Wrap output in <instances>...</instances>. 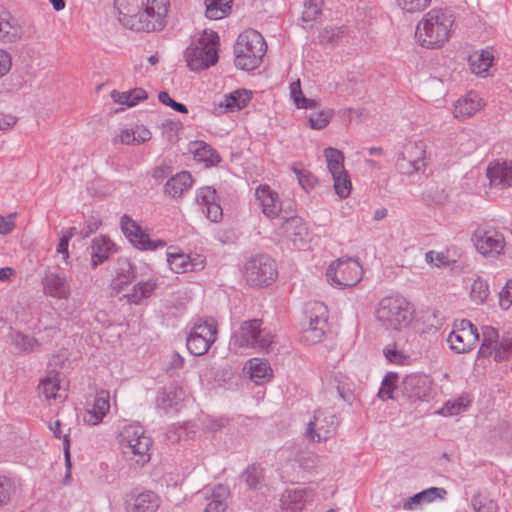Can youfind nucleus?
<instances>
[{"label":"nucleus","mask_w":512,"mask_h":512,"mask_svg":"<svg viewBox=\"0 0 512 512\" xmlns=\"http://www.w3.org/2000/svg\"><path fill=\"white\" fill-rule=\"evenodd\" d=\"M169 6V0H114L119 23L136 32L163 30Z\"/></svg>","instance_id":"obj_1"},{"label":"nucleus","mask_w":512,"mask_h":512,"mask_svg":"<svg viewBox=\"0 0 512 512\" xmlns=\"http://www.w3.org/2000/svg\"><path fill=\"white\" fill-rule=\"evenodd\" d=\"M455 12L452 8H433L423 15L416 26V38L422 47H442L455 29Z\"/></svg>","instance_id":"obj_2"},{"label":"nucleus","mask_w":512,"mask_h":512,"mask_svg":"<svg viewBox=\"0 0 512 512\" xmlns=\"http://www.w3.org/2000/svg\"><path fill=\"white\" fill-rule=\"evenodd\" d=\"M377 323L390 332L407 329L414 319L413 305L401 295L383 297L374 312Z\"/></svg>","instance_id":"obj_3"},{"label":"nucleus","mask_w":512,"mask_h":512,"mask_svg":"<svg viewBox=\"0 0 512 512\" xmlns=\"http://www.w3.org/2000/svg\"><path fill=\"white\" fill-rule=\"evenodd\" d=\"M123 459L130 464L143 466L150 461L153 441L138 424H127L116 437Z\"/></svg>","instance_id":"obj_4"},{"label":"nucleus","mask_w":512,"mask_h":512,"mask_svg":"<svg viewBox=\"0 0 512 512\" xmlns=\"http://www.w3.org/2000/svg\"><path fill=\"white\" fill-rule=\"evenodd\" d=\"M266 50V42L258 31L245 30L234 45L235 65L242 70H254L261 64Z\"/></svg>","instance_id":"obj_5"},{"label":"nucleus","mask_w":512,"mask_h":512,"mask_svg":"<svg viewBox=\"0 0 512 512\" xmlns=\"http://www.w3.org/2000/svg\"><path fill=\"white\" fill-rule=\"evenodd\" d=\"M274 335L261 328L259 320L245 321L239 330L234 332L230 340V348L242 352L246 348H254L260 352H269L274 343Z\"/></svg>","instance_id":"obj_6"},{"label":"nucleus","mask_w":512,"mask_h":512,"mask_svg":"<svg viewBox=\"0 0 512 512\" xmlns=\"http://www.w3.org/2000/svg\"><path fill=\"white\" fill-rule=\"evenodd\" d=\"M218 46V34L212 30H204L185 51L187 66L192 71H200L214 65L218 60Z\"/></svg>","instance_id":"obj_7"},{"label":"nucleus","mask_w":512,"mask_h":512,"mask_svg":"<svg viewBox=\"0 0 512 512\" xmlns=\"http://www.w3.org/2000/svg\"><path fill=\"white\" fill-rule=\"evenodd\" d=\"M326 277L328 283L335 288H350L361 281L363 268L354 258H339L330 263Z\"/></svg>","instance_id":"obj_8"},{"label":"nucleus","mask_w":512,"mask_h":512,"mask_svg":"<svg viewBox=\"0 0 512 512\" xmlns=\"http://www.w3.org/2000/svg\"><path fill=\"white\" fill-rule=\"evenodd\" d=\"M277 275L276 263L268 256L253 257L245 264L244 277L252 286L270 285L276 280Z\"/></svg>","instance_id":"obj_9"},{"label":"nucleus","mask_w":512,"mask_h":512,"mask_svg":"<svg viewBox=\"0 0 512 512\" xmlns=\"http://www.w3.org/2000/svg\"><path fill=\"white\" fill-rule=\"evenodd\" d=\"M218 325L214 319L199 320L192 327L186 341L190 353L200 356L205 354L215 342Z\"/></svg>","instance_id":"obj_10"},{"label":"nucleus","mask_w":512,"mask_h":512,"mask_svg":"<svg viewBox=\"0 0 512 512\" xmlns=\"http://www.w3.org/2000/svg\"><path fill=\"white\" fill-rule=\"evenodd\" d=\"M479 341L476 326L469 320L454 321L452 330L447 337L449 348L458 354L472 351Z\"/></svg>","instance_id":"obj_11"},{"label":"nucleus","mask_w":512,"mask_h":512,"mask_svg":"<svg viewBox=\"0 0 512 512\" xmlns=\"http://www.w3.org/2000/svg\"><path fill=\"white\" fill-rule=\"evenodd\" d=\"M471 240L477 252L485 257H496L502 254L506 245L503 234L494 228H476Z\"/></svg>","instance_id":"obj_12"},{"label":"nucleus","mask_w":512,"mask_h":512,"mask_svg":"<svg viewBox=\"0 0 512 512\" xmlns=\"http://www.w3.org/2000/svg\"><path fill=\"white\" fill-rule=\"evenodd\" d=\"M120 227L126 239L139 250H156L165 246L164 241L151 239L146 229L127 215L121 217Z\"/></svg>","instance_id":"obj_13"},{"label":"nucleus","mask_w":512,"mask_h":512,"mask_svg":"<svg viewBox=\"0 0 512 512\" xmlns=\"http://www.w3.org/2000/svg\"><path fill=\"white\" fill-rule=\"evenodd\" d=\"M482 335V343L477 353L478 360L493 358L498 363L508 358L509 347L507 344L499 342L498 331L495 328L484 327Z\"/></svg>","instance_id":"obj_14"},{"label":"nucleus","mask_w":512,"mask_h":512,"mask_svg":"<svg viewBox=\"0 0 512 512\" xmlns=\"http://www.w3.org/2000/svg\"><path fill=\"white\" fill-rule=\"evenodd\" d=\"M256 204L269 219L279 218L282 212L283 202L279 193L268 184H259L255 188Z\"/></svg>","instance_id":"obj_15"},{"label":"nucleus","mask_w":512,"mask_h":512,"mask_svg":"<svg viewBox=\"0 0 512 512\" xmlns=\"http://www.w3.org/2000/svg\"><path fill=\"white\" fill-rule=\"evenodd\" d=\"M336 431L335 416L325 410H317L313 420L309 422L307 437L313 442L325 441Z\"/></svg>","instance_id":"obj_16"},{"label":"nucleus","mask_w":512,"mask_h":512,"mask_svg":"<svg viewBox=\"0 0 512 512\" xmlns=\"http://www.w3.org/2000/svg\"><path fill=\"white\" fill-rule=\"evenodd\" d=\"M160 498L152 491H132L125 497L126 512H156Z\"/></svg>","instance_id":"obj_17"},{"label":"nucleus","mask_w":512,"mask_h":512,"mask_svg":"<svg viewBox=\"0 0 512 512\" xmlns=\"http://www.w3.org/2000/svg\"><path fill=\"white\" fill-rule=\"evenodd\" d=\"M167 262L171 271L178 274L202 270L206 265L203 255L183 252H167Z\"/></svg>","instance_id":"obj_18"},{"label":"nucleus","mask_w":512,"mask_h":512,"mask_svg":"<svg viewBox=\"0 0 512 512\" xmlns=\"http://www.w3.org/2000/svg\"><path fill=\"white\" fill-rule=\"evenodd\" d=\"M110 392L98 390L93 402L86 408L83 420L89 425H99L110 411Z\"/></svg>","instance_id":"obj_19"},{"label":"nucleus","mask_w":512,"mask_h":512,"mask_svg":"<svg viewBox=\"0 0 512 512\" xmlns=\"http://www.w3.org/2000/svg\"><path fill=\"white\" fill-rule=\"evenodd\" d=\"M486 176L491 187L504 190L512 187V162L496 160L489 163Z\"/></svg>","instance_id":"obj_20"},{"label":"nucleus","mask_w":512,"mask_h":512,"mask_svg":"<svg viewBox=\"0 0 512 512\" xmlns=\"http://www.w3.org/2000/svg\"><path fill=\"white\" fill-rule=\"evenodd\" d=\"M293 100L297 108L310 110L308 119L312 129H322L327 126L332 113L327 110L318 109L319 105L314 98H293Z\"/></svg>","instance_id":"obj_21"},{"label":"nucleus","mask_w":512,"mask_h":512,"mask_svg":"<svg viewBox=\"0 0 512 512\" xmlns=\"http://www.w3.org/2000/svg\"><path fill=\"white\" fill-rule=\"evenodd\" d=\"M311 488H296L287 490L281 498V507L284 512H302L306 503L313 498Z\"/></svg>","instance_id":"obj_22"},{"label":"nucleus","mask_w":512,"mask_h":512,"mask_svg":"<svg viewBox=\"0 0 512 512\" xmlns=\"http://www.w3.org/2000/svg\"><path fill=\"white\" fill-rule=\"evenodd\" d=\"M197 202L205 208L208 219L212 222L221 220L223 212L219 203V197L213 187L206 186L200 188L197 193Z\"/></svg>","instance_id":"obj_23"},{"label":"nucleus","mask_w":512,"mask_h":512,"mask_svg":"<svg viewBox=\"0 0 512 512\" xmlns=\"http://www.w3.org/2000/svg\"><path fill=\"white\" fill-rule=\"evenodd\" d=\"M243 372L257 385L268 382L273 378V369L270 363L258 357L249 359L243 367Z\"/></svg>","instance_id":"obj_24"},{"label":"nucleus","mask_w":512,"mask_h":512,"mask_svg":"<svg viewBox=\"0 0 512 512\" xmlns=\"http://www.w3.org/2000/svg\"><path fill=\"white\" fill-rule=\"evenodd\" d=\"M151 137L152 133L147 127L138 125L134 128H125L120 130V132L113 138V143L135 146L149 141Z\"/></svg>","instance_id":"obj_25"},{"label":"nucleus","mask_w":512,"mask_h":512,"mask_svg":"<svg viewBox=\"0 0 512 512\" xmlns=\"http://www.w3.org/2000/svg\"><path fill=\"white\" fill-rule=\"evenodd\" d=\"M61 375L56 371L48 372L40 379L37 390L45 401H56L60 398Z\"/></svg>","instance_id":"obj_26"},{"label":"nucleus","mask_w":512,"mask_h":512,"mask_svg":"<svg viewBox=\"0 0 512 512\" xmlns=\"http://www.w3.org/2000/svg\"><path fill=\"white\" fill-rule=\"evenodd\" d=\"M43 290L46 295L57 299H67L71 293L66 276L60 274L46 276L43 282Z\"/></svg>","instance_id":"obj_27"},{"label":"nucleus","mask_w":512,"mask_h":512,"mask_svg":"<svg viewBox=\"0 0 512 512\" xmlns=\"http://www.w3.org/2000/svg\"><path fill=\"white\" fill-rule=\"evenodd\" d=\"M116 252L114 242L106 236H97L93 239L91 244V264L96 267Z\"/></svg>","instance_id":"obj_28"},{"label":"nucleus","mask_w":512,"mask_h":512,"mask_svg":"<svg viewBox=\"0 0 512 512\" xmlns=\"http://www.w3.org/2000/svg\"><path fill=\"white\" fill-rule=\"evenodd\" d=\"M135 278V267L127 259L119 260L115 275L111 281V289L115 293L122 292Z\"/></svg>","instance_id":"obj_29"},{"label":"nucleus","mask_w":512,"mask_h":512,"mask_svg":"<svg viewBox=\"0 0 512 512\" xmlns=\"http://www.w3.org/2000/svg\"><path fill=\"white\" fill-rule=\"evenodd\" d=\"M405 158L407 163H402L400 168L403 173L411 174L423 170L426 166L425 163V150L422 145L411 144L406 148Z\"/></svg>","instance_id":"obj_30"},{"label":"nucleus","mask_w":512,"mask_h":512,"mask_svg":"<svg viewBox=\"0 0 512 512\" xmlns=\"http://www.w3.org/2000/svg\"><path fill=\"white\" fill-rule=\"evenodd\" d=\"M188 149L193 159L203 163L207 168L216 166L220 162L218 153L203 141H192Z\"/></svg>","instance_id":"obj_31"},{"label":"nucleus","mask_w":512,"mask_h":512,"mask_svg":"<svg viewBox=\"0 0 512 512\" xmlns=\"http://www.w3.org/2000/svg\"><path fill=\"white\" fill-rule=\"evenodd\" d=\"M10 343L15 353L27 355L36 352L40 348V343L30 334H25L19 330H13L10 334Z\"/></svg>","instance_id":"obj_32"},{"label":"nucleus","mask_w":512,"mask_h":512,"mask_svg":"<svg viewBox=\"0 0 512 512\" xmlns=\"http://www.w3.org/2000/svg\"><path fill=\"white\" fill-rule=\"evenodd\" d=\"M192 175L187 171H182L171 177L164 186V192L172 198H180L193 185Z\"/></svg>","instance_id":"obj_33"},{"label":"nucleus","mask_w":512,"mask_h":512,"mask_svg":"<svg viewBox=\"0 0 512 512\" xmlns=\"http://www.w3.org/2000/svg\"><path fill=\"white\" fill-rule=\"evenodd\" d=\"M484 105L481 98H457L453 102V115L464 120L475 115Z\"/></svg>","instance_id":"obj_34"},{"label":"nucleus","mask_w":512,"mask_h":512,"mask_svg":"<svg viewBox=\"0 0 512 512\" xmlns=\"http://www.w3.org/2000/svg\"><path fill=\"white\" fill-rule=\"evenodd\" d=\"M447 491L444 488L431 487L425 489L413 497H411L405 504V510H412L415 505L428 504L436 500H444L446 498Z\"/></svg>","instance_id":"obj_35"},{"label":"nucleus","mask_w":512,"mask_h":512,"mask_svg":"<svg viewBox=\"0 0 512 512\" xmlns=\"http://www.w3.org/2000/svg\"><path fill=\"white\" fill-rule=\"evenodd\" d=\"M494 56L489 50H482L469 58L470 70L473 74L480 77H487L489 69L492 67Z\"/></svg>","instance_id":"obj_36"},{"label":"nucleus","mask_w":512,"mask_h":512,"mask_svg":"<svg viewBox=\"0 0 512 512\" xmlns=\"http://www.w3.org/2000/svg\"><path fill=\"white\" fill-rule=\"evenodd\" d=\"M469 299L475 305H483L490 297V287L487 279L477 276L471 283Z\"/></svg>","instance_id":"obj_37"},{"label":"nucleus","mask_w":512,"mask_h":512,"mask_svg":"<svg viewBox=\"0 0 512 512\" xmlns=\"http://www.w3.org/2000/svg\"><path fill=\"white\" fill-rule=\"evenodd\" d=\"M383 355L393 365H408L411 360L408 351L396 342L386 344L383 348Z\"/></svg>","instance_id":"obj_38"},{"label":"nucleus","mask_w":512,"mask_h":512,"mask_svg":"<svg viewBox=\"0 0 512 512\" xmlns=\"http://www.w3.org/2000/svg\"><path fill=\"white\" fill-rule=\"evenodd\" d=\"M12 17L8 11L1 7L0 9V40L13 42L19 36L18 27L11 22Z\"/></svg>","instance_id":"obj_39"},{"label":"nucleus","mask_w":512,"mask_h":512,"mask_svg":"<svg viewBox=\"0 0 512 512\" xmlns=\"http://www.w3.org/2000/svg\"><path fill=\"white\" fill-rule=\"evenodd\" d=\"M346 383L347 376L340 370H327L322 376V384L327 390H336L342 393Z\"/></svg>","instance_id":"obj_40"},{"label":"nucleus","mask_w":512,"mask_h":512,"mask_svg":"<svg viewBox=\"0 0 512 512\" xmlns=\"http://www.w3.org/2000/svg\"><path fill=\"white\" fill-rule=\"evenodd\" d=\"M232 0H204L206 16L209 19H222L231 10Z\"/></svg>","instance_id":"obj_41"},{"label":"nucleus","mask_w":512,"mask_h":512,"mask_svg":"<svg viewBox=\"0 0 512 512\" xmlns=\"http://www.w3.org/2000/svg\"><path fill=\"white\" fill-rule=\"evenodd\" d=\"M471 403V400L467 396H460L456 399L447 401L438 414L442 416H456L466 411Z\"/></svg>","instance_id":"obj_42"},{"label":"nucleus","mask_w":512,"mask_h":512,"mask_svg":"<svg viewBox=\"0 0 512 512\" xmlns=\"http://www.w3.org/2000/svg\"><path fill=\"white\" fill-rule=\"evenodd\" d=\"M324 157L331 175L346 170L344 167V155L340 150L328 147L324 150Z\"/></svg>","instance_id":"obj_43"},{"label":"nucleus","mask_w":512,"mask_h":512,"mask_svg":"<svg viewBox=\"0 0 512 512\" xmlns=\"http://www.w3.org/2000/svg\"><path fill=\"white\" fill-rule=\"evenodd\" d=\"M156 288V282L153 279L139 281L133 286L132 292L127 295L130 302L138 303L143 298L149 297Z\"/></svg>","instance_id":"obj_44"},{"label":"nucleus","mask_w":512,"mask_h":512,"mask_svg":"<svg viewBox=\"0 0 512 512\" xmlns=\"http://www.w3.org/2000/svg\"><path fill=\"white\" fill-rule=\"evenodd\" d=\"M335 193L341 198H347L352 190V182L346 170L338 174H332Z\"/></svg>","instance_id":"obj_45"},{"label":"nucleus","mask_w":512,"mask_h":512,"mask_svg":"<svg viewBox=\"0 0 512 512\" xmlns=\"http://www.w3.org/2000/svg\"><path fill=\"white\" fill-rule=\"evenodd\" d=\"M49 430L53 433L55 438L62 439L63 450L67 466H70V437L67 431L62 428V422L60 420L52 421L48 424Z\"/></svg>","instance_id":"obj_46"},{"label":"nucleus","mask_w":512,"mask_h":512,"mask_svg":"<svg viewBox=\"0 0 512 512\" xmlns=\"http://www.w3.org/2000/svg\"><path fill=\"white\" fill-rule=\"evenodd\" d=\"M343 27H326L319 33V41L323 45L335 46L345 37Z\"/></svg>","instance_id":"obj_47"},{"label":"nucleus","mask_w":512,"mask_h":512,"mask_svg":"<svg viewBox=\"0 0 512 512\" xmlns=\"http://www.w3.org/2000/svg\"><path fill=\"white\" fill-rule=\"evenodd\" d=\"M308 322L311 325L326 327L327 323V309L323 303L314 302L308 309Z\"/></svg>","instance_id":"obj_48"},{"label":"nucleus","mask_w":512,"mask_h":512,"mask_svg":"<svg viewBox=\"0 0 512 512\" xmlns=\"http://www.w3.org/2000/svg\"><path fill=\"white\" fill-rule=\"evenodd\" d=\"M432 3V0H396L398 8L409 15L419 14L425 11Z\"/></svg>","instance_id":"obj_49"},{"label":"nucleus","mask_w":512,"mask_h":512,"mask_svg":"<svg viewBox=\"0 0 512 512\" xmlns=\"http://www.w3.org/2000/svg\"><path fill=\"white\" fill-rule=\"evenodd\" d=\"M292 170L296 175L299 185L305 192H310L318 185V179L308 170L299 168L296 165L292 166Z\"/></svg>","instance_id":"obj_50"},{"label":"nucleus","mask_w":512,"mask_h":512,"mask_svg":"<svg viewBox=\"0 0 512 512\" xmlns=\"http://www.w3.org/2000/svg\"><path fill=\"white\" fill-rule=\"evenodd\" d=\"M324 334V327L311 325V323L307 322L302 330L301 341L308 345L316 344L322 341Z\"/></svg>","instance_id":"obj_51"},{"label":"nucleus","mask_w":512,"mask_h":512,"mask_svg":"<svg viewBox=\"0 0 512 512\" xmlns=\"http://www.w3.org/2000/svg\"><path fill=\"white\" fill-rule=\"evenodd\" d=\"M398 378V374L394 372H389L385 375L378 392V396L381 400L393 399V393L397 388Z\"/></svg>","instance_id":"obj_52"},{"label":"nucleus","mask_w":512,"mask_h":512,"mask_svg":"<svg viewBox=\"0 0 512 512\" xmlns=\"http://www.w3.org/2000/svg\"><path fill=\"white\" fill-rule=\"evenodd\" d=\"M475 512H497V503L485 494L478 493L472 498Z\"/></svg>","instance_id":"obj_53"},{"label":"nucleus","mask_w":512,"mask_h":512,"mask_svg":"<svg viewBox=\"0 0 512 512\" xmlns=\"http://www.w3.org/2000/svg\"><path fill=\"white\" fill-rule=\"evenodd\" d=\"M249 98H224L215 110V113L235 112L247 106Z\"/></svg>","instance_id":"obj_54"},{"label":"nucleus","mask_w":512,"mask_h":512,"mask_svg":"<svg viewBox=\"0 0 512 512\" xmlns=\"http://www.w3.org/2000/svg\"><path fill=\"white\" fill-rule=\"evenodd\" d=\"M321 4V0H309L305 3L304 10L302 12V20L304 22L315 20L321 12Z\"/></svg>","instance_id":"obj_55"},{"label":"nucleus","mask_w":512,"mask_h":512,"mask_svg":"<svg viewBox=\"0 0 512 512\" xmlns=\"http://www.w3.org/2000/svg\"><path fill=\"white\" fill-rule=\"evenodd\" d=\"M425 260L428 264L438 268L450 265V260L444 252L429 251L425 254Z\"/></svg>","instance_id":"obj_56"},{"label":"nucleus","mask_w":512,"mask_h":512,"mask_svg":"<svg viewBox=\"0 0 512 512\" xmlns=\"http://www.w3.org/2000/svg\"><path fill=\"white\" fill-rule=\"evenodd\" d=\"M75 233H76V228H74V227L69 228L62 233V236L59 240L56 251L58 254L62 255L64 260H67L69 257V251H68L69 241L75 235Z\"/></svg>","instance_id":"obj_57"},{"label":"nucleus","mask_w":512,"mask_h":512,"mask_svg":"<svg viewBox=\"0 0 512 512\" xmlns=\"http://www.w3.org/2000/svg\"><path fill=\"white\" fill-rule=\"evenodd\" d=\"M17 216V212L10 213L6 216L0 214V235L6 236L15 230Z\"/></svg>","instance_id":"obj_58"},{"label":"nucleus","mask_w":512,"mask_h":512,"mask_svg":"<svg viewBox=\"0 0 512 512\" xmlns=\"http://www.w3.org/2000/svg\"><path fill=\"white\" fill-rule=\"evenodd\" d=\"M512 305V277L507 280L499 292V306L502 309H508Z\"/></svg>","instance_id":"obj_59"},{"label":"nucleus","mask_w":512,"mask_h":512,"mask_svg":"<svg viewBox=\"0 0 512 512\" xmlns=\"http://www.w3.org/2000/svg\"><path fill=\"white\" fill-rule=\"evenodd\" d=\"M245 477L248 486L255 488L263 479V469L258 465H252L246 470Z\"/></svg>","instance_id":"obj_60"},{"label":"nucleus","mask_w":512,"mask_h":512,"mask_svg":"<svg viewBox=\"0 0 512 512\" xmlns=\"http://www.w3.org/2000/svg\"><path fill=\"white\" fill-rule=\"evenodd\" d=\"M14 491L13 484L7 478L0 477V507L10 502Z\"/></svg>","instance_id":"obj_61"},{"label":"nucleus","mask_w":512,"mask_h":512,"mask_svg":"<svg viewBox=\"0 0 512 512\" xmlns=\"http://www.w3.org/2000/svg\"><path fill=\"white\" fill-rule=\"evenodd\" d=\"M12 66V58L10 54L3 49H0V78L6 75Z\"/></svg>","instance_id":"obj_62"},{"label":"nucleus","mask_w":512,"mask_h":512,"mask_svg":"<svg viewBox=\"0 0 512 512\" xmlns=\"http://www.w3.org/2000/svg\"><path fill=\"white\" fill-rule=\"evenodd\" d=\"M184 365V358L177 352H171L169 354V364L166 367L167 371L173 372L181 369Z\"/></svg>","instance_id":"obj_63"},{"label":"nucleus","mask_w":512,"mask_h":512,"mask_svg":"<svg viewBox=\"0 0 512 512\" xmlns=\"http://www.w3.org/2000/svg\"><path fill=\"white\" fill-rule=\"evenodd\" d=\"M227 504L222 499H213L205 508L204 512H224Z\"/></svg>","instance_id":"obj_64"}]
</instances>
